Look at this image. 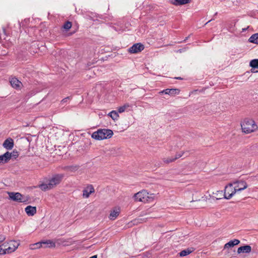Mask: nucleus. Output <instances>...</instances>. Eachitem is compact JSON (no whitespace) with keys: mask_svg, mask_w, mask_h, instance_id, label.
Segmentation results:
<instances>
[{"mask_svg":"<svg viewBox=\"0 0 258 258\" xmlns=\"http://www.w3.org/2000/svg\"><path fill=\"white\" fill-rule=\"evenodd\" d=\"M64 177L63 174H55L49 179L48 183H42L38 185V187L42 190L46 191L54 188L59 184Z\"/></svg>","mask_w":258,"mask_h":258,"instance_id":"nucleus-1","label":"nucleus"},{"mask_svg":"<svg viewBox=\"0 0 258 258\" xmlns=\"http://www.w3.org/2000/svg\"><path fill=\"white\" fill-rule=\"evenodd\" d=\"M241 126L242 131L246 134L253 132L258 128L257 125L254 121L249 118L244 119L241 123Z\"/></svg>","mask_w":258,"mask_h":258,"instance_id":"nucleus-2","label":"nucleus"},{"mask_svg":"<svg viewBox=\"0 0 258 258\" xmlns=\"http://www.w3.org/2000/svg\"><path fill=\"white\" fill-rule=\"evenodd\" d=\"M113 133L112 130L109 129H99L94 132L91 137L97 140H102L110 138Z\"/></svg>","mask_w":258,"mask_h":258,"instance_id":"nucleus-3","label":"nucleus"},{"mask_svg":"<svg viewBox=\"0 0 258 258\" xmlns=\"http://www.w3.org/2000/svg\"><path fill=\"white\" fill-rule=\"evenodd\" d=\"M134 198L136 201L144 203L150 202L153 199L152 194H149L145 190H143L135 194Z\"/></svg>","mask_w":258,"mask_h":258,"instance_id":"nucleus-4","label":"nucleus"},{"mask_svg":"<svg viewBox=\"0 0 258 258\" xmlns=\"http://www.w3.org/2000/svg\"><path fill=\"white\" fill-rule=\"evenodd\" d=\"M236 192L237 191L233 186V183H229L225 187V191L223 195L224 198L229 200L231 199Z\"/></svg>","mask_w":258,"mask_h":258,"instance_id":"nucleus-5","label":"nucleus"},{"mask_svg":"<svg viewBox=\"0 0 258 258\" xmlns=\"http://www.w3.org/2000/svg\"><path fill=\"white\" fill-rule=\"evenodd\" d=\"M19 244L15 241H11L9 243V246H8L7 244L4 243L3 246L5 247V250L7 253H11L14 251L18 247Z\"/></svg>","mask_w":258,"mask_h":258,"instance_id":"nucleus-6","label":"nucleus"},{"mask_svg":"<svg viewBox=\"0 0 258 258\" xmlns=\"http://www.w3.org/2000/svg\"><path fill=\"white\" fill-rule=\"evenodd\" d=\"M10 83L13 88L18 90H21L23 87L22 82L16 77L11 78Z\"/></svg>","mask_w":258,"mask_h":258,"instance_id":"nucleus-7","label":"nucleus"},{"mask_svg":"<svg viewBox=\"0 0 258 258\" xmlns=\"http://www.w3.org/2000/svg\"><path fill=\"white\" fill-rule=\"evenodd\" d=\"M42 244H50L48 247H53L55 246V243L51 241V240H46L43 241L39 242L36 243L35 244H32L31 245V249H35L37 248H39L42 247Z\"/></svg>","mask_w":258,"mask_h":258,"instance_id":"nucleus-8","label":"nucleus"},{"mask_svg":"<svg viewBox=\"0 0 258 258\" xmlns=\"http://www.w3.org/2000/svg\"><path fill=\"white\" fill-rule=\"evenodd\" d=\"M144 49V46L141 43H136L128 49V52L131 53H137Z\"/></svg>","mask_w":258,"mask_h":258,"instance_id":"nucleus-9","label":"nucleus"},{"mask_svg":"<svg viewBox=\"0 0 258 258\" xmlns=\"http://www.w3.org/2000/svg\"><path fill=\"white\" fill-rule=\"evenodd\" d=\"M9 196L11 199L19 202H24L23 196L19 192H9Z\"/></svg>","mask_w":258,"mask_h":258,"instance_id":"nucleus-10","label":"nucleus"},{"mask_svg":"<svg viewBox=\"0 0 258 258\" xmlns=\"http://www.w3.org/2000/svg\"><path fill=\"white\" fill-rule=\"evenodd\" d=\"M237 191H239L247 188V183L242 180L237 181L233 183Z\"/></svg>","mask_w":258,"mask_h":258,"instance_id":"nucleus-11","label":"nucleus"},{"mask_svg":"<svg viewBox=\"0 0 258 258\" xmlns=\"http://www.w3.org/2000/svg\"><path fill=\"white\" fill-rule=\"evenodd\" d=\"M95 192V189L92 185H88L83 190V197L88 198L91 194Z\"/></svg>","mask_w":258,"mask_h":258,"instance_id":"nucleus-12","label":"nucleus"},{"mask_svg":"<svg viewBox=\"0 0 258 258\" xmlns=\"http://www.w3.org/2000/svg\"><path fill=\"white\" fill-rule=\"evenodd\" d=\"M120 213V209L119 208L115 207L110 211V213L108 217L109 219L111 220H114Z\"/></svg>","mask_w":258,"mask_h":258,"instance_id":"nucleus-13","label":"nucleus"},{"mask_svg":"<svg viewBox=\"0 0 258 258\" xmlns=\"http://www.w3.org/2000/svg\"><path fill=\"white\" fill-rule=\"evenodd\" d=\"M14 141L11 138H8L3 143V147L7 150H11L14 147Z\"/></svg>","mask_w":258,"mask_h":258,"instance_id":"nucleus-14","label":"nucleus"},{"mask_svg":"<svg viewBox=\"0 0 258 258\" xmlns=\"http://www.w3.org/2000/svg\"><path fill=\"white\" fill-rule=\"evenodd\" d=\"M160 94L164 93L170 95L178 94L179 90L178 89H166L159 92Z\"/></svg>","mask_w":258,"mask_h":258,"instance_id":"nucleus-15","label":"nucleus"},{"mask_svg":"<svg viewBox=\"0 0 258 258\" xmlns=\"http://www.w3.org/2000/svg\"><path fill=\"white\" fill-rule=\"evenodd\" d=\"M79 168V166L77 165L66 166L62 168V169L69 173H74L77 171Z\"/></svg>","mask_w":258,"mask_h":258,"instance_id":"nucleus-16","label":"nucleus"},{"mask_svg":"<svg viewBox=\"0 0 258 258\" xmlns=\"http://www.w3.org/2000/svg\"><path fill=\"white\" fill-rule=\"evenodd\" d=\"M240 243V241L237 239L230 240L224 245L223 250L232 247L235 245H238Z\"/></svg>","mask_w":258,"mask_h":258,"instance_id":"nucleus-17","label":"nucleus"},{"mask_svg":"<svg viewBox=\"0 0 258 258\" xmlns=\"http://www.w3.org/2000/svg\"><path fill=\"white\" fill-rule=\"evenodd\" d=\"M251 250V246L248 245H246L239 247L237 249V253H249L250 252Z\"/></svg>","mask_w":258,"mask_h":258,"instance_id":"nucleus-18","label":"nucleus"},{"mask_svg":"<svg viewBox=\"0 0 258 258\" xmlns=\"http://www.w3.org/2000/svg\"><path fill=\"white\" fill-rule=\"evenodd\" d=\"M25 211L27 214L29 216H33L36 213V207L28 206L26 207Z\"/></svg>","mask_w":258,"mask_h":258,"instance_id":"nucleus-19","label":"nucleus"},{"mask_svg":"<svg viewBox=\"0 0 258 258\" xmlns=\"http://www.w3.org/2000/svg\"><path fill=\"white\" fill-rule=\"evenodd\" d=\"M10 155L9 152H7L4 154L0 156V164H3L8 162L10 160Z\"/></svg>","mask_w":258,"mask_h":258,"instance_id":"nucleus-20","label":"nucleus"},{"mask_svg":"<svg viewBox=\"0 0 258 258\" xmlns=\"http://www.w3.org/2000/svg\"><path fill=\"white\" fill-rule=\"evenodd\" d=\"M191 0H171V3L175 6L183 5L190 3Z\"/></svg>","mask_w":258,"mask_h":258,"instance_id":"nucleus-21","label":"nucleus"},{"mask_svg":"<svg viewBox=\"0 0 258 258\" xmlns=\"http://www.w3.org/2000/svg\"><path fill=\"white\" fill-rule=\"evenodd\" d=\"M195 250V248L191 247H189L187 249H184L179 252V255L180 256H184L187 255L188 254L191 253Z\"/></svg>","mask_w":258,"mask_h":258,"instance_id":"nucleus-22","label":"nucleus"},{"mask_svg":"<svg viewBox=\"0 0 258 258\" xmlns=\"http://www.w3.org/2000/svg\"><path fill=\"white\" fill-rule=\"evenodd\" d=\"M248 41L250 43L258 44V33L252 34L249 37Z\"/></svg>","mask_w":258,"mask_h":258,"instance_id":"nucleus-23","label":"nucleus"},{"mask_svg":"<svg viewBox=\"0 0 258 258\" xmlns=\"http://www.w3.org/2000/svg\"><path fill=\"white\" fill-rule=\"evenodd\" d=\"M131 106L129 103H125L123 106H120L118 109V111L119 113H122L125 111L128 108Z\"/></svg>","mask_w":258,"mask_h":258,"instance_id":"nucleus-24","label":"nucleus"},{"mask_svg":"<svg viewBox=\"0 0 258 258\" xmlns=\"http://www.w3.org/2000/svg\"><path fill=\"white\" fill-rule=\"evenodd\" d=\"M109 115L112 118V119L113 120L117 119L119 117L118 113L115 110H113V111H111L109 113Z\"/></svg>","mask_w":258,"mask_h":258,"instance_id":"nucleus-25","label":"nucleus"},{"mask_svg":"<svg viewBox=\"0 0 258 258\" xmlns=\"http://www.w3.org/2000/svg\"><path fill=\"white\" fill-rule=\"evenodd\" d=\"M249 64L252 68H258V59H254L251 60Z\"/></svg>","mask_w":258,"mask_h":258,"instance_id":"nucleus-26","label":"nucleus"},{"mask_svg":"<svg viewBox=\"0 0 258 258\" xmlns=\"http://www.w3.org/2000/svg\"><path fill=\"white\" fill-rule=\"evenodd\" d=\"M162 160L163 162L166 164H169L175 161L174 157L164 158Z\"/></svg>","mask_w":258,"mask_h":258,"instance_id":"nucleus-27","label":"nucleus"},{"mask_svg":"<svg viewBox=\"0 0 258 258\" xmlns=\"http://www.w3.org/2000/svg\"><path fill=\"white\" fill-rule=\"evenodd\" d=\"M72 26V24L70 21L66 22L62 26V28L66 31H68Z\"/></svg>","mask_w":258,"mask_h":258,"instance_id":"nucleus-28","label":"nucleus"},{"mask_svg":"<svg viewBox=\"0 0 258 258\" xmlns=\"http://www.w3.org/2000/svg\"><path fill=\"white\" fill-rule=\"evenodd\" d=\"M223 191L222 190H218L215 193L213 192V194L215 195L216 197L215 198L216 200H220L222 199V196H223ZM214 198V197H213Z\"/></svg>","mask_w":258,"mask_h":258,"instance_id":"nucleus-29","label":"nucleus"},{"mask_svg":"<svg viewBox=\"0 0 258 258\" xmlns=\"http://www.w3.org/2000/svg\"><path fill=\"white\" fill-rule=\"evenodd\" d=\"M9 155H10V160L11 159V158L13 157L14 158H16L17 157H18L19 156V154H18V152H17V151H13L11 153H10L9 152Z\"/></svg>","mask_w":258,"mask_h":258,"instance_id":"nucleus-30","label":"nucleus"},{"mask_svg":"<svg viewBox=\"0 0 258 258\" xmlns=\"http://www.w3.org/2000/svg\"><path fill=\"white\" fill-rule=\"evenodd\" d=\"M184 153V152L181 151L180 152L176 153V154L174 157L175 160H176V159L181 157L183 156Z\"/></svg>","mask_w":258,"mask_h":258,"instance_id":"nucleus-31","label":"nucleus"},{"mask_svg":"<svg viewBox=\"0 0 258 258\" xmlns=\"http://www.w3.org/2000/svg\"><path fill=\"white\" fill-rule=\"evenodd\" d=\"M3 247H4V246H3V244L2 245H0V254L7 253L6 252V250H5V247L3 248Z\"/></svg>","mask_w":258,"mask_h":258,"instance_id":"nucleus-32","label":"nucleus"},{"mask_svg":"<svg viewBox=\"0 0 258 258\" xmlns=\"http://www.w3.org/2000/svg\"><path fill=\"white\" fill-rule=\"evenodd\" d=\"M71 99V98L70 97H67L64 99H63L61 101V104H63L66 102H67L69 100H70Z\"/></svg>","mask_w":258,"mask_h":258,"instance_id":"nucleus-33","label":"nucleus"},{"mask_svg":"<svg viewBox=\"0 0 258 258\" xmlns=\"http://www.w3.org/2000/svg\"><path fill=\"white\" fill-rule=\"evenodd\" d=\"M5 239V237L4 235H0V242H3Z\"/></svg>","mask_w":258,"mask_h":258,"instance_id":"nucleus-34","label":"nucleus"},{"mask_svg":"<svg viewBox=\"0 0 258 258\" xmlns=\"http://www.w3.org/2000/svg\"><path fill=\"white\" fill-rule=\"evenodd\" d=\"M251 72H253V73H257L258 72V71H253L251 70Z\"/></svg>","mask_w":258,"mask_h":258,"instance_id":"nucleus-35","label":"nucleus"},{"mask_svg":"<svg viewBox=\"0 0 258 258\" xmlns=\"http://www.w3.org/2000/svg\"><path fill=\"white\" fill-rule=\"evenodd\" d=\"M211 20H209V21H208L206 24H207L208 23H209V22H211Z\"/></svg>","mask_w":258,"mask_h":258,"instance_id":"nucleus-36","label":"nucleus"},{"mask_svg":"<svg viewBox=\"0 0 258 258\" xmlns=\"http://www.w3.org/2000/svg\"><path fill=\"white\" fill-rule=\"evenodd\" d=\"M177 79H181V78H177Z\"/></svg>","mask_w":258,"mask_h":258,"instance_id":"nucleus-37","label":"nucleus"}]
</instances>
